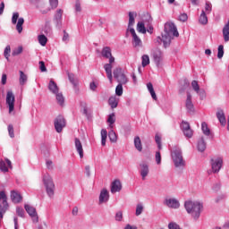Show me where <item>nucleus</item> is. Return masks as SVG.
Wrapping results in <instances>:
<instances>
[{
    "label": "nucleus",
    "instance_id": "1",
    "mask_svg": "<svg viewBox=\"0 0 229 229\" xmlns=\"http://www.w3.org/2000/svg\"><path fill=\"white\" fill-rule=\"evenodd\" d=\"M173 37H180V33H178L176 25H174L173 21H168L165 24V30L164 33L162 34V38H157L163 42L164 47H169Z\"/></svg>",
    "mask_w": 229,
    "mask_h": 229
},
{
    "label": "nucleus",
    "instance_id": "2",
    "mask_svg": "<svg viewBox=\"0 0 229 229\" xmlns=\"http://www.w3.org/2000/svg\"><path fill=\"white\" fill-rule=\"evenodd\" d=\"M184 208L194 221H198L201 216V212H203V202L199 200H186L184 202Z\"/></svg>",
    "mask_w": 229,
    "mask_h": 229
},
{
    "label": "nucleus",
    "instance_id": "3",
    "mask_svg": "<svg viewBox=\"0 0 229 229\" xmlns=\"http://www.w3.org/2000/svg\"><path fill=\"white\" fill-rule=\"evenodd\" d=\"M101 55L103 58H107L109 60V63L104 65V69L106 71L107 80H109L110 83H112L114 80L112 75V64L114 62H115V57L112 55V48H110V47H104L102 48Z\"/></svg>",
    "mask_w": 229,
    "mask_h": 229
},
{
    "label": "nucleus",
    "instance_id": "4",
    "mask_svg": "<svg viewBox=\"0 0 229 229\" xmlns=\"http://www.w3.org/2000/svg\"><path fill=\"white\" fill-rule=\"evenodd\" d=\"M172 160L175 167H185V160H183V154L182 148H174L171 151Z\"/></svg>",
    "mask_w": 229,
    "mask_h": 229
},
{
    "label": "nucleus",
    "instance_id": "5",
    "mask_svg": "<svg viewBox=\"0 0 229 229\" xmlns=\"http://www.w3.org/2000/svg\"><path fill=\"white\" fill-rule=\"evenodd\" d=\"M42 181L46 187L47 196L53 198V196H55V182H53V178L49 174H45Z\"/></svg>",
    "mask_w": 229,
    "mask_h": 229
},
{
    "label": "nucleus",
    "instance_id": "6",
    "mask_svg": "<svg viewBox=\"0 0 229 229\" xmlns=\"http://www.w3.org/2000/svg\"><path fill=\"white\" fill-rule=\"evenodd\" d=\"M114 78L119 83L126 84L128 83V77H126V73H124V70L121 67H117L113 72Z\"/></svg>",
    "mask_w": 229,
    "mask_h": 229
},
{
    "label": "nucleus",
    "instance_id": "7",
    "mask_svg": "<svg viewBox=\"0 0 229 229\" xmlns=\"http://www.w3.org/2000/svg\"><path fill=\"white\" fill-rule=\"evenodd\" d=\"M8 198L6 197V193L4 191H0V201L2 203L0 204V217L3 219V216L6 213V210H8Z\"/></svg>",
    "mask_w": 229,
    "mask_h": 229
},
{
    "label": "nucleus",
    "instance_id": "8",
    "mask_svg": "<svg viewBox=\"0 0 229 229\" xmlns=\"http://www.w3.org/2000/svg\"><path fill=\"white\" fill-rule=\"evenodd\" d=\"M5 103L9 108V114L15 110V95L13 90H8L6 94Z\"/></svg>",
    "mask_w": 229,
    "mask_h": 229
},
{
    "label": "nucleus",
    "instance_id": "9",
    "mask_svg": "<svg viewBox=\"0 0 229 229\" xmlns=\"http://www.w3.org/2000/svg\"><path fill=\"white\" fill-rule=\"evenodd\" d=\"M12 24H16L18 33H22V25L24 24V18H19V13H13L12 17Z\"/></svg>",
    "mask_w": 229,
    "mask_h": 229
},
{
    "label": "nucleus",
    "instance_id": "10",
    "mask_svg": "<svg viewBox=\"0 0 229 229\" xmlns=\"http://www.w3.org/2000/svg\"><path fill=\"white\" fill-rule=\"evenodd\" d=\"M65 118H64L62 115L57 116L54 120L55 130L57 131V133H62L63 130L65 128Z\"/></svg>",
    "mask_w": 229,
    "mask_h": 229
},
{
    "label": "nucleus",
    "instance_id": "11",
    "mask_svg": "<svg viewBox=\"0 0 229 229\" xmlns=\"http://www.w3.org/2000/svg\"><path fill=\"white\" fill-rule=\"evenodd\" d=\"M181 130L187 139H191V137L194 135V131L191 129V124L189 122L182 121L181 123Z\"/></svg>",
    "mask_w": 229,
    "mask_h": 229
},
{
    "label": "nucleus",
    "instance_id": "12",
    "mask_svg": "<svg viewBox=\"0 0 229 229\" xmlns=\"http://www.w3.org/2000/svg\"><path fill=\"white\" fill-rule=\"evenodd\" d=\"M191 89L198 96H199L200 99H205V98H207V92L203 89L199 88L198 81H191Z\"/></svg>",
    "mask_w": 229,
    "mask_h": 229
},
{
    "label": "nucleus",
    "instance_id": "13",
    "mask_svg": "<svg viewBox=\"0 0 229 229\" xmlns=\"http://www.w3.org/2000/svg\"><path fill=\"white\" fill-rule=\"evenodd\" d=\"M223 167V157H216L211 159V169L213 173L216 174L221 171V168Z\"/></svg>",
    "mask_w": 229,
    "mask_h": 229
},
{
    "label": "nucleus",
    "instance_id": "14",
    "mask_svg": "<svg viewBox=\"0 0 229 229\" xmlns=\"http://www.w3.org/2000/svg\"><path fill=\"white\" fill-rule=\"evenodd\" d=\"M24 208L27 214H29V216L32 217L33 222L38 223V215L37 214V209L34 207L30 206L28 204H25Z\"/></svg>",
    "mask_w": 229,
    "mask_h": 229
},
{
    "label": "nucleus",
    "instance_id": "15",
    "mask_svg": "<svg viewBox=\"0 0 229 229\" xmlns=\"http://www.w3.org/2000/svg\"><path fill=\"white\" fill-rule=\"evenodd\" d=\"M164 205L168 208H180V201L174 198H166L164 201Z\"/></svg>",
    "mask_w": 229,
    "mask_h": 229
},
{
    "label": "nucleus",
    "instance_id": "16",
    "mask_svg": "<svg viewBox=\"0 0 229 229\" xmlns=\"http://www.w3.org/2000/svg\"><path fill=\"white\" fill-rule=\"evenodd\" d=\"M139 172L141 176V180H146V178H148V174H149V165L144 162L140 163Z\"/></svg>",
    "mask_w": 229,
    "mask_h": 229
},
{
    "label": "nucleus",
    "instance_id": "17",
    "mask_svg": "<svg viewBox=\"0 0 229 229\" xmlns=\"http://www.w3.org/2000/svg\"><path fill=\"white\" fill-rule=\"evenodd\" d=\"M130 33L132 36V46L133 47H142V40L139 36H137V33L135 32V29H130Z\"/></svg>",
    "mask_w": 229,
    "mask_h": 229
},
{
    "label": "nucleus",
    "instance_id": "18",
    "mask_svg": "<svg viewBox=\"0 0 229 229\" xmlns=\"http://www.w3.org/2000/svg\"><path fill=\"white\" fill-rule=\"evenodd\" d=\"M185 108L188 114H194V104L192 103V95H191V93H187Z\"/></svg>",
    "mask_w": 229,
    "mask_h": 229
},
{
    "label": "nucleus",
    "instance_id": "19",
    "mask_svg": "<svg viewBox=\"0 0 229 229\" xmlns=\"http://www.w3.org/2000/svg\"><path fill=\"white\" fill-rule=\"evenodd\" d=\"M108 199H110V193L108 192V190L104 188L101 190L99 194V204L102 205V203H108Z\"/></svg>",
    "mask_w": 229,
    "mask_h": 229
},
{
    "label": "nucleus",
    "instance_id": "20",
    "mask_svg": "<svg viewBox=\"0 0 229 229\" xmlns=\"http://www.w3.org/2000/svg\"><path fill=\"white\" fill-rule=\"evenodd\" d=\"M62 15H64V10L58 9L54 15V22L56 28H62Z\"/></svg>",
    "mask_w": 229,
    "mask_h": 229
},
{
    "label": "nucleus",
    "instance_id": "21",
    "mask_svg": "<svg viewBox=\"0 0 229 229\" xmlns=\"http://www.w3.org/2000/svg\"><path fill=\"white\" fill-rule=\"evenodd\" d=\"M163 56H164V55L162 54V50H160V49H156L153 52V59H154V62H155L157 67H160V64L162 63Z\"/></svg>",
    "mask_w": 229,
    "mask_h": 229
},
{
    "label": "nucleus",
    "instance_id": "22",
    "mask_svg": "<svg viewBox=\"0 0 229 229\" xmlns=\"http://www.w3.org/2000/svg\"><path fill=\"white\" fill-rule=\"evenodd\" d=\"M122 189H123V184H121V181L114 180L111 183V192H112V194H115V192H121Z\"/></svg>",
    "mask_w": 229,
    "mask_h": 229
},
{
    "label": "nucleus",
    "instance_id": "23",
    "mask_svg": "<svg viewBox=\"0 0 229 229\" xmlns=\"http://www.w3.org/2000/svg\"><path fill=\"white\" fill-rule=\"evenodd\" d=\"M8 167L12 169V161H10V159L5 158L4 161H0V171L8 173Z\"/></svg>",
    "mask_w": 229,
    "mask_h": 229
},
{
    "label": "nucleus",
    "instance_id": "24",
    "mask_svg": "<svg viewBox=\"0 0 229 229\" xmlns=\"http://www.w3.org/2000/svg\"><path fill=\"white\" fill-rule=\"evenodd\" d=\"M74 144H75V149L79 154L80 158H83V145L81 144V141L80 140V139L75 138Z\"/></svg>",
    "mask_w": 229,
    "mask_h": 229
},
{
    "label": "nucleus",
    "instance_id": "25",
    "mask_svg": "<svg viewBox=\"0 0 229 229\" xmlns=\"http://www.w3.org/2000/svg\"><path fill=\"white\" fill-rule=\"evenodd\" d=\"M48 90H50V92L54 95L60 92V88H58V85L56 84V82H55V81H53V79H51L48 83Z\"/></svg>",
    "mask_w": 229,
    "mask_h": 229
},
{
    "label": "nucleus",
    "instance_id": "26",
    "mask_svg": "<svg viewBox=\"0 0 229 229\" xmlns=\"http://www.w3.org/2000/svg\"><path fill=\"white\" fill-rule=\"evenodd\" d=\"M222 35L225 42H229V20L223 27Z\"/></svg>",
    "mask_w": 229,
    "mask_h": 229
},
{
    "label": "nucleus",
    "instance_id": "27",
    "mask_svg": "<svg viewBox=\"0 0 229 229\" xmlns=\"http://www.w3.org/2000/svg\"><path fill=\"white\" fill-rule=\"evenodd\" d=\"M11 199L13 203H21L22 201V196H21V193L12 191H11Z\"/></svg>",
    "mask_w": 229,
    "mask_h": 229
},
{
    "label": "nucleus",
    "instance_id": "28",
    "mask_svg": "<svg viewBox=\"0 0 229 229\" xmlns=\"http://www.w3.org/2000/svg\"><path fill=\"white\" fill-rule=\"evenodd\" d=\"M135 17H137V13L130 12L129 13V24L127 31H130V30L133 29L132 26L135 24Z\"/></svg>",
    "mask_w": 229,
    "mask_h": 229
},
{
    "label": "nucleus",
    "instance_id": "29",
    "mask_svg": "<svg viewBox=\"0 0 229 229\" xmlns=\"http://www.w3.org/2000/svg\"><path fill=\"white\" fill-rule=\"evenodd\" d=\"M216 117H217L219 123L222 124V126L226 125V116H225V111H223V110L217 111Z\"/></svg>",
    "mask_w": 229,
    "mask_h": 229
},
{
    "label": "nucleus",
    "instance_id": "30",
    "mask_svg": "<svg viewBox=\"0 0 229 229\" xmlns=\"http://www.w3.org/2000/svg\"><path fill=\"white\" fill-rule=\"evenodd\" d=\"M197 149L198 151H200V153H203L207 149V142H205V139L201 137L197 144Z\"/></svg>",
    "mask_w": 229,
    "mask_h": 229
},
{
    "label": "nucleus",
    "instance_id": "31",
    "mask_svg": "<svg viewBox=\"0 0 229 229\" xmlns=\"http://www.w3.org/2000/svg\"><path fill=\"white\" fill-rule=\"evenodd\" d=\"M108 105L111 106L112 109L117 108L119 105V98L116 97H110L108 99Z\"/></svg>",
    "mask_w": 229,
    "mask_h": 229
},
{
    "label": "nucleus",
    "instance_id": "32",
    "mask_svg": "<svg viewBox=\"0 0 229 229\" xmlns=\"http://www.w3.org/2000/svg\"><path fill=\"white\" fill-rule=\"evenodd\" d=\"M56 101L60 106H64V104L65 103V98H64V94L60 91L55 94Z\"/></svg>",
    "mask_w": 229,
    "mask_h": 229
},
{
    "label": "nucleus",
    "instance_id": "33",
    "mask_svg": "<svg viewBox=\"0 0 229 229\" xmlns=\"http://www.w3.org/2000/svg\"><path fill=\"white\" fill-rule=\"evenodd\" d=\"M20 78H19V82L20 85L24 86L25 83H28V75L24 73V72L20 71Z\"/></svg>",
    "mask_w": 229,
    "mask_h": 229
},
{
    "label": "nucleus",
    "instance_id": "34",
    "mask_svg": "<svg viewBox=\"0 0 229 229\" xmlns=\"http://www.w3.org/2000/svg\"><path fill=\"white\" fill-rule=\"evenodd\" d=\"M134 148L140 152L142 151V141L139 136L134 138Z\"/></svg>",
    "mask_w": 229,
    "mask_h": 229
},
{
    "label": "nucleus",
    "instance_id": "35",
    "mask_svg": "<svg viewBox=\"0 0 229 229\" xmlns=\"http://www.w3.org/2000/svg\"><path fill=\"white\" fill-rule=\"evenodd\" d=\"M208 14L205 13V10L201 11L199 21L200 22V24H208V18L207 17Z\"/></svg>",
    "mask_w": 229,
    "mask_h": 229
},
{
    "label": "nucleus",
    "instance_id": "36",
    "mask_svg": "<svg viewBox=\"0 0 229 229\" xmlns=\"http://www.w3.org/2000/svg\"><path fill=\"white\" fill-rule=\"evenodd\" d=\"M108 137V131L106 129L101 130V145L106 146V139Z\"/></svg>",
    "mask_w": 229,
    "mask_h": 229
},
{
    "label": "nucleus",
    "instance_id": "37",
    "mask_svg": "<svg viewBox=\"0 0 229 229\" xmlns=\"http://www.w3.org/2000/svg\"><path fill=\"white\" fill-rule=\"evenodd\" d=\"M147 89L148 90V92H150V96L151 98L157 101V93H155V89H153V84L151 82H148L147 84Z\"/></svg>",
    "mask_w": 229,
    "mask_h": 229
},
{
    "label": "nucleus",
    "instance_id": "38",
    "mask_svg": "<svg viewBox=\"0 0 229 229\" xmlns=\"http://www.w3.org/2000/svg\"><path fill=\"white\" fill-rule=\"evenodd\" d=\"M201 130H202V133L207 137L210 135V129L208 128V124H207V123L203 122L201 123Z\"/></svg>",
    "mask_w": 229,
    "mask_h": 229
},
{
    "label": "nucleus",
    "instance_id": "39",
    "mask_svg": "<svg viewBox=\"0 0 229 229\" xmlns=\"http://www.w3.org/2000/svg\"><path fill=\"white\" fill-rule=\"evenodd\" d=\"M108 137L110 142H117V133L114 130L108 131Z\"/></svg>",
    "mask_w": 229,
    "mask_h": 229
},
{
    "label": "nucleus",
    "instance_id": "40",
    "mask_svg": "<svg viewBox=\"0 0 229 229\" xmlns=\"http://www.w3.org/2000/svg\"><path fill=\"white\" fill-rule=\"evenodd\" d=\"M137 31H139V33H146V26L144 25V21H139L137 23Z\"/></svg>",
    "mask_w": 229,
    "mask_h": 229
},
{
    "label": "nucleus",
    "instance_id": "41",
    "mask_svg": "<svg viewBox=\"0 0 229 229\" xmlns=\"http://www.w3.org/2000/svg\"><path fill=\"white\" fill-rule=\"evenodd\" d=\"M141 65L142 67H148V65H149V55H143L141 56Z\"/></svg>",
    "mask_w": 229,
    "mask_h": 229
},
{
    "label": "nucleus",
    "instance_id": "42",
    "mask_svg": "<svg viewBox=\"0 0 229 229\" xmlns=\"http://www.w3.org/2000/svg\"><path fill=\"white\" fill-rule=\"evenodd\" d=\"M37 8L41 13H43V15H46V13H47L50 10L49 8L44 9V4L42 2H39L37 4Z\"/></svg>",
    "mask_w": 229,
    "mask_h": 229
},
{
    "label": "nucleus",
    "instance_id": "43",
    "mask_svg": "<svg viewBox=\"0 0 229 229\" xmlns=\"http://www.w3.org/2000/svg\"><path fill=\"white\" fill-rule=\"evenodd\" d=\"M38 40L40 44V46H46V44H47V37H46V35L41 34L38 37Z\"/></svg>",
    "mask_w": 229,
    "mask_h": 229
},
{
    "label": "nucleus",
    "instance_id": "44",
    "mask_svg": "<svg viewBox=\"0 0 229 229\" xmlns=\"http://www.w3.org/2000/svg\"><path fill=\"white\" fill-rule=\"evenodd\" d=\"M223 56H225V47L220 45L217 48V58L221 59Z\"/></svg>",
    "mask_w": 229,
    "mask_h": 229
},
{
    "label": "nucleus",
    "instance_id": "45",
    "mask_svg": "<svg viewBox=\"0 0 229 229\" xmlns=\"http://www.w3.org/2000/svg\"><path fill=\"white\" fill-rule=\"evenodd\" d=\"M7 131H8L9 137L11 139H15V132H14V130H13V124H9L7 126Z\"/></svg>",
    "mask_w": 229,
    "mask_h": 229
},
{
    "label": "nucleus",
    "instance_id": "46",
    "mask_svg": "<svg viewBox=\"0 0 229 229\" xmlns=\"http://www.w3.org/2000/svg\"><path fill=\"white\" fill-rule=\"evenodd\" d=\"M142 212H144V206L141 203L137 204L135 215L140 216V214H142Z\"/></svg>",
    "mask_w": 229,
    "mask_h": 229
},
{
    "label": "nucleus",
    "instance_id": "47",
    "mask_svg": "<svg viewBox=\"0 0 229 229\" xmlns=\"http://www.w3.org/2000/svg\"><path fill=\"white\" fill-rule=\"evenodd\" d=\"M205 13L206 14H209L211 13L212 12V4L210 2H206V4H205Z\"/></svg>",
    "mask_w": 229,
    "mask_h": 229
},
{
    "label": "nucleus",
    "instance_id": "48",
    "mask_svg": "<svg viewBox=\"0 0 229 229\" xmlns=\"http://www.w3.org/2000/svg\"><path fill=\"white\" fill-rule=\"evenodd\" d=\"M123 83H119L115 88L116 96H123Z\"/></svg>",
    "mask_w": 229,
    "mask_h": 229
},
{
    "label": "nucleus",
    "instance_id": "49",
    "mask_svg": "<svg viewBox=\"0 0 229 229\" xmlns=\"http://www.w3.org/2000/svg\"><path fill=\"white\" fill-rule=\"evenodd\" d=\"M12 48L10 47V46H7L4 51V56L6 58V60H9Z\"/></svg>",
    "mask_w": 229,
    "mask_h": 229
},
{
    "label": "nucleus",
    "instance_id": "50",
    "mask_svg": "<svg viewBox=\"0 0 229 229\" xmlns=\"http://www.w3.org/2000/svg\"><path fill=\"white\" fill-rule=\"evenodd\" d=\"M43 31L46 33V35H49V33H51V24L49 21L46 22Z\"/></svg>",
    "mask_w": 229,
    "mask_h": 229
},
{
    "label": "nucleus",
    "instance_id": "51",
    "mask_svg": "<svg viewBox=\"0 0 229 229\" xmlns=\"http://www.w3.org/2000/svg\"><path fill=\"white\" fill-rule=\"evenodd\" d=\"M107 123L109 124H114L115 123V114L114 113H112L111 114L108 115Z\"/></svg>",
    "mask_w": 229,
    "mask_h": 229
},
{
    "label": "nucleus",
    "instance_id": "52",
    "mask_svg": "<svg viewBox=\"0 0 229 229\" xmlns=\"http://www.w3.org/2000/svg\"><path fill=\"white\" fill-rule=\"evenodd\" d=\"M221 187H222L221 182H216L212 186V191H214V192H219V191H221Z\"/></svg>",
    "mask_w": 229,
    "mask_h": 229
},
{
    "label": "nucleus",
    "instance_id": "53",
    "mask_svg": "<svg viewBox=\"0 0 229 229\" xmlns=\"http://www.w3.org/2000/svg\"><path fill=\"white\" fill-rule=\"evenodd\" d=\"M68 78H69L71 83H72L74 87H76V85H78V82L76 81V79H74V74H72V73H68Z\"/></svg>",
    "mask_w": 229,
    "mask_h": 229
},
{
    "label": "nucleus",
    "instance_id": "54",
    "mask_svg": "<svg viewBox=\"0 0 229 229\" xmlns=\"http://www.w3.org/2000/svg\"><path fill=\"white\" fill-rule=\"evenodd\" d=\"M16 214L19 217H24V208L20 207L16 208Z\"/></svg>",
    "mask_w": 229,
    "mask_h": 229
},
{
    "label": "nucleus",
    "instance_id": "55",
    "mask_svg": "<svg viewBox=\"0 0 229 229\" xmlns=\"http://www.w3.org/2000/svg\"><path fill=\"white\" fill-rule=\"evenodd\" d=\"M21 53H22V47H19L15 48L14 50H13V56H17V55H21Z\"/></svg>",
    "mask_w": 229,
    "mask_h": 229
},
{
    "label": "nucleus",
    "instance_id": "56",
    "mask_svg": "<svg viewBox=\"0 0 229 229\" xmlns=\"http://www.w3.org/2000/svg\"><path fill=\"white\" fill-rule=\"evenodd\" d=\"M114 219L115 221H118V222L123 221V211L116 212Z\"/></svg>",
    "mask_w": 229,
    "mask_h": 229
},
{
    "label": "nucleus",
    "instance_id": "57",
    "mask_svg": "<svg viewBox=\"0 0 229 229\" xmlns=\"http://www.w3.org/2000/svg\"><path fill=\"white\" fill-rule=\"evenodd\" d=\"M187 19H189L187 13H182L179 15V21H181V22H187Z\"/></svg>",
    "mask_w": 229,
    "mask_h": 229
},
{
    "label": "nucleus",
    "instance_id": "58",
    "mask_svg": "<svg viewBox=\"0 0 229 229\" xmlns=\"http://www.w3.org/2000/svg\"><path fill=\"white\" fill-rule=\"evenodd\" d=\"M156 162L157 165L162 164V156L160 155V151L156 152Z\"/></svg>",
    "mask_w": 229,
    "mask_h": 229
},
{
    "label": "nucleus",
    "instance_id": "59",
    "mask_svg": "<svg viewBox=\"0 0 229 229\" xmlns=\"http://www.w3.org/2000/svg\"><path fill=\"white\" fill-rule=\"evenodd\" d=\"M52 10L58 7V0H49Z\"/></svg>",
    "mask_w": 229,
    "mask_h": 229
},
{
    "label": "nucleus",
    "instance_id": "60",
    "mask_svg": "<svg viewBox=\"0 0 229 229\" xmlns=\"http://www.w3.org/2000/svg\"><path fill=\"white\" fill-rule=\"evenodd\" d=\"M39 69L41 72H46V71H47V68H46V64L44 63V61L39 62Z\"/></svg>",
    "mask_w": 229,
    "mask_h": 229
},
{
    "label": "nucleus",
    "instance_id": "61",
    "mask_svg": "<svg viewBox=\"0 0 229 229\" xmlns=\"http://www.w3.org/2000/svg\"><path fill=\"white\" fill-rule=\"evenodd\" d=\"M222 199H226V194L223 193V194H220L216 199V203H219L220 201H222Z\"/></svg>",
    "mask_w": 229,
    "mask_h": 229
},
{
    "label": "nucleus",
    "instance_id": "62",
    "mask_svg": "<svg viewBox=\"0 0 229 229\" xmlns=\"http://www.w3.org/2000/svg\"><path fill=\"white\" fill-rule=\"evenodd\" d=\"M68 41H69V33L64 30L63 42H68Z\"/></svg>",
    "mask_w": 229,
    "mask_h": 229
},
{
    "label": "nucleus",
    "instance_id": "63",
    "mask_svg": "<svg viewBox=\"0 0 229 229\" xmlns=\"http://www.w3.org/2000/svg\"><path fill=\"white\" fill-rule=\"evenodd\" d=\"M14 229H19V218L17 216L13 217Z\"/></svg>",
    "mask_w": 229,
    "mask_h": 229
},
{
    "label": "nucleus",
    "instance_id": "64",
    "mask_svg": "<svg viewBox=\"0 0 229 229\" xmlns=\"http://www.w3.org/2000/svg\"><path fill=\"white\" fill-rule=\"evenodd\" d=\"M124 229H139V228L137 227V225H131L130 224H127Z\"/></svg>",
    "mask_w": 229,
    "mask_h": 229
}]
</instances>
